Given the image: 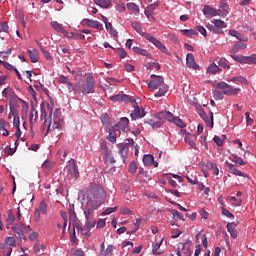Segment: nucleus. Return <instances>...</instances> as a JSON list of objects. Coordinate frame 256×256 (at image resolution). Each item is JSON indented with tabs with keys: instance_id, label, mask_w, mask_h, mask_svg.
I'll return each instance as SVG.
<instances>
[{
	"instance_id": "obj_1",
	"label": "nucleus",
	"mask_w": 256,
	"mask_h": 256,
	"mask_svg": "<svg viewBox=\"0 0 256 256\" xmlns=\"http://www.w3.org/2000/svg\"><path fill=\"white\" fill-rule=\"evenodd\" d=\"M40 119L44 121L40 130L44 133V137L49 135V131L52 129H61L63 127V115L61 109L56 108L53 110V104L49 102H42L40 104Z\"/></svg>"
},
{
	"instance_id": "obj_2",
	"label": "nucleus",
	"mask_w": 256,
	"mask_h": 256,
	"mask_svg": "<svg viewBox=\"0 0 256 256\" xmlns=\"http://www.w3.org/2000/svg\"><path fill=\"white\" fill-rule=\"evenodd\" d=\"M84 197L87 200L86 206L84 207L85 220H93L95 219V211L103 205L105 190L97 184H90L87 194Z\"/></svg>"
},
{
	"instance_id": "obj_3",
	"label": "nucleus",
	"mask_w": 256,
	"mask_h": 256,
	"mask_svg": "<svg viewBox=\"0 0 256 256\" xmlns=\"http://www.w3.org/2000/svg\"><path fill=\"white\" fill-rule=\"evenodd\" d=\"M151 81L148 82V88L150 91H158L154 94V97H164V95L169 91V86L165 84V79H163V76H157L155 74H152Z\"/></svg>"
},
{
	"instance_id": "obj_4",
	"label": "nucleus",
	"mask_w": 256,
	"mask_h": 256,
	"mask_svg": "<svg viewBox=\"0 0 256 256\" xmlns=\"http://www.w3.org/2000/svg\"><path fill=\"white\" fill-rule=\"evenodd\" d=\"M131 26L133 27V29L135 30L136 33H139V35H142V37L146 38L147 41H149L150 43H153L154 46L157 49H159V51H161L162 53H166V55L168 54L169 50L167 49L165 44L161 43V41H159L153 35H151L147 32H143L141 22H132Z\"/></svg>"
},
{
	"instance_id": "obj_5",
	"label": "nucleus",
	"mask_w": 256,
	"mask_h": 256,
	"mask_svg": "<svg viewBox=\"0 0 256 256\" xmlns=\"http://www.w3.org/2000/svg\"><path fill=\"white\" fill-rule=\"evenodd\" d=\"M95 83V78L93 75L89 74L86 76L85 80L76 83V91H79L82 95L95 93Z\"/></svg>"
},
{
	"instance_id": "obj_6",
	"label": "nucleus",
	"mask_w": 256,
	"mask_h": 256,
	"mask_svg": "<svg viewBox=\"0 0 256 256\" xmlns=\"http://www.w3.org/2000/svg\"><path fill=\"white\" fill-rule=\"evenodd\" d=\"M206 29L215 35H223V29H227V23L221 19H214L206 24Z\"/></svg>"
},
{
	"instance_id": "obj_7",
	"label": "nucleus",
	"mask_w": 256,
	"mask_h": 256,
	"mask_svg": "<svg viewBox=\"0 0 256 256\" xmlns=\"http://www.w3.org/2000/svg\"><path fill=\"white\" fill-rule=\"evenodd\" d=\"M216 89H220L223 95H239L241 93V88L232 87L224 81L216 83Z\"/></svg>"
},
{
	"instance_id": "obj_8",
	"label": "nucleus",
	"mask_w": 256,
	"mask_h": 256,
	"mask_svg": "<svg viewBox=\"0 0 256 256\" xmlns=\"http://www.w3.org/2000/svg\"><path fill=\"white\" fill-rule=\"evenodd\" d=\"M12 231L18 239H26L25 233H29V231H31V226H25L23 223H18L12 226Z\"/></svg>"
},
{
	"instance_id": "obj_9",
	"label": "nucleus",
	"mask_w": 256,
	"mask_h": 256,
	"mask_svg": "<svg viewBox=\"0 0 256 256\" xmlns=\"http://www.w3.org/2000/svg\"><path fill=\"white\" fill-rule=\"evenodd\" d=\"M112 130L114 131V133H118V135L121 133V131H124V133H126V131H129V118H120V121L113 126Z\"/></svg>"
},
{
	"instance_id": "obj_10",
	"label": "nucleus",
	"mask_w": 256,
	"mask_h": 256,
	"mask_svg": "<svg viewBox=\"0 0 256 256\" xmlns=\"http://www.w3.org/2000/svg\"><path fill=\"white\" fill-rule=\"evenodd\" d=\"M101 150L104 153L105 163H116L115 157H113V152L109 149V146H107V144H103L101 146Z\"/></svg>"
},
{
	"instance_id": "obj_11",
	"label": "nucleus",
	"mask_w": 256,
	"mask_h": 256,
	"mask_svg": "<svg viewBox=\"0 0 256 256\" xmlns=\"http://www.w3.org/2000/svg\"><path fill=\"white\" fill-rule=\"evenodd\" d=\"M66 170L68 175L76 178L79 177V169L77 168V162H75V159H71L69 161V164L66 166Z\"/></svg>"
},
{
	"instance_id": "obj_12",
	"label": "nucleus",
	"mask_w": 256,
	"mask_h": 256,
	"mask_svg": "<svg viewBox=\"0 0 256 256\" xmlns=\"http://www.w3.org/2000/svg\"><path fill=\"white\" fill-rule=\"evenodd\" d=\"M147 113L143 107L135 106L134 110L131 112L130 117L132 121H137V119H143Z\"/></svg>"
},
{
	"instance_id": "obj_13",
	"label": "nucleus",
	"mask_w": 256,
	"mask_h": 256,
	"mask_svg": "<svg viewBox=\"0 0 256 256\" xmlns=\"http://www.w3.org/2000/svg\"><path fill=\"white\" fill-rule=\"evenodd\" d=\"M82 23L84 25H87L88 27H92V29H97V31H103V24L97 20H91L89 18H84L82 20Z\"/></svg>"
},
{
	"instance_id": "obj_14",
	"label": "nucleus",
	"mask_w": 256,
	"mask_h": 256,
	"mask_svg": "<svg viewBox=\"0 0 256 256\" xmlns=\"http://www.w3.org/2000/svg\"><path fill=\"white\" fill-rule=\"evenodd\" d=\"M154 119H160V121H163V122L166 120V121H169L170 123H173L175 116L173 115V113L169 111H163L154 115Z\"/></svg>"
},
{
	"instance_id": "obj_15",
	"label": "nucleus",
	"mask_w": 256,
	"mask_h": 256,
	"mask_svg": "<svg viewBox=\"0 0 256 256\" xmlns=\"http://www.w3.org/2000/svg\"><path fill=\"white\" fill-rule=\"evenodd\" d=\"M143 163L145 167H159V162L155 161V157L152 154H145L143 156Z\"/></svg>"
},
{
	"instance_id": "obj_16",
	"label": "nucleus",
	"mask_w": 256,
	"mask_h": 256,
	"mask_svg": "<svg viewBox=\"0 0 256 256\" xmlns=\"http://www.w3.org/2000/svg\"><path fill=\"white\" fill-rule=\"evenodd\" d=\"M203 14L205 15V17L207 18H211V17H219V11L209 5H205L203 8Z\"/></svg>"
},
{
	"instance_id": "obj_17",
	"label": "nucleus",
	"mask_w": 256,
	"mask_h": 256,
	"mask_svg": "<svg viewBox=\"0 0 256 256\" xmlns=\"http://www.w3.org/2000/svg\"><path fill=\"white\" fill-rule=\"evenodd\" d=\"M50 26L52 27V29L57 31V33H63L64 37H67V35H69V32L65 30V28L63 27V24L57 21H51Z\"/></svg>"
},
{
	"instance_id": "obj_18",
	"label": "nucleus",
	"mask_w": 256,
	"mask_h": 256,
	"mask_svg": "<svg viewBox=\"0 0 256 256\" xmlns=\"http://www.w3.org/2000/svg\"><path fill=\"white\" fill-rule=\"evenodd\" d=\"M217 11H218V17L225 19V17H227V15H229V4H227L225 2H221L220 7Z\"/></svg>"
},
{
	"instance_id": "obj_19",
	"label": "nucleus",
	"mask_w": 256,
	"mask_h": 256,
	"mask_svg": "<svg viewBox=\"0 0 256 256\" xmlns=\"http://www.w3.org/2000/svg\"><path fill=\"white\" fill-rule=\"evenodd\" d=\"M129 147H131V144H120L119 146V153L122 157L123 163H125V159L129 157Z\"/></svg>"
},
{
	"instance_id": "obj_20",
	"label": "nucleus",
	"mask_w": 256,
	"mask_h": 256,
	"mask_svg": "<svg viewBox=\"0 0 256 256\" xmlns=\"http://www.w3.org/2000/svg\"><path fill=\"white\" fill-rule=\"evenodd\" d=\"M186 65L190 69H194V70L199 69V65H197V63H195V56L193 55V53H188L187 54V56H186Z\"/></svg>"
},
{
	"instance_id": "obj_21",
	"label": "nucleus",
	"mask_w": 256,
	"mask_h": 256,
	"mask_svg": "<svg viewBox=\"0 0 256 256\" xmlns=\"http://www.w3.org/2000/svg\"><path fill=\"white\" fill-rule=\"evenodd\" d=\"M38 119H39V112L37 111V109H35V106H32L29 114L30 127H33V125L37 123Z\"/></svg>"
},
{
	"instance_id": "obj_22",
	"label": "nucleus",
	"mask_w": 256,
	"mask_h": 256,
	"mask_svg": "<svg viewBox=\"0 0 256 256\" xmlns=\"http://www.w3.org/2000/svg\"><path fill=\"white\" fill-rule=\"evenodd\" d=\"M229 35H231V37L237 38L238 41H242L243 43H247V41H249V37L245 36V34H242L237 30H229Z\"/></svg>"
},
{
	"instance_id": "obj_23",
	"label": "nucleus",
	"mask_w": 256,
	"mask_h": 256,
	"mask_svg": "<svg viewBox=\"0 0 256 256\" xmlns=\"http://www.w3.org/2000/svg\"><path fill=\"white\" fill-rule=\"evenodd\" d=\"M19 101L21 103V115H22V120L27 119V113H29V103L27 101L19 98Z\"/></svg>"
},
{
	"instance_id": "obj_24",
	"label": "nucleus",
	"mask_w": 256,
	"mask_h": 256,
	"mask_svg": "<svg viewBox=\"0 0 256 256\" xmlns=\"http://www.w3.org/2000/svg\"><path fill=\"white\" fill-rule=\"evenodd\" d=\"M111 101H120L121 103H129V95L117 94L110 97Z\"/></svg>"
},
{
	"instance_id": "obj_25",
	"label": "nucleus",
	"mask_w": 256,
	"mask_h": 256,
	"mask_svg": "<svg viewBox=\"0 0 256 256\" xmlns=\"http://www.w3.org/2000/svg\"><path fill=\"white\" fill-rule=\"evenodd\" d=\"M68 215H69L70 223H75V221H77V213H75L74 204H69Z\"/></svg>"
},
{
	"instance_id": "obj_26",
	"label": "nucleus",
	"mask_w": 256,
	"mask_h": 256,
	"mask_svg": "<svg viewBox=\"0 0 256 256\" xmlns=\"http://www.w3.org/2000/svg\"><path fill=\"white\" fill-rule=\"evenodd\" d=\"M206 73H210L211 75H215L217 73H221V68L215 63H212L208 66Z\"/></svg>"
},
{
	"instance_id": "obj_27",
	"label": "nucleus",
	"mask_w": 256,
	"mask_h": 256,
	"mask_svg": "<svg viewBox=\"0 0 256 256\" xmlns=\"http://www.w3.org/2000/svg\"><path fill=\"white\" fill-rule=\"evenodd\" d=\"M148 125H150V127H152V129H159V127H161V125H163V121L161 119H149L147 121Z\"/></svg>"
},
{
	"instance_id": "obj_28",
	"label": "nucleus",
	"mask_w": 256,
	"mask_h": 256,
	"mask_svg": "<svg viewBox=\"0 0 256 256\" xmlns=\"http://www.w3.org/2000/svg\"><path fill=\"white\" fill-rule=\"evenodd\" d=\"M247 49V44L245 43H236L233 45L232 49L230 50V53H239V51Z\"/></svg>"
},
{
	"instance_id": "obj_29",
	"label": "nucleus",
	"mask_w": 256,
	"mask_h": 256,
	"mask_svg": "<svg viewBox=\"0 0 256 256\" xmlns=\"http://www.w3.org/2000/svg\"><path fill=\"white\" fill-rule=\"evenodd\" d=\"M28 53L32 63L39 62V51L37 49L28 50Z\"/></svg>"
},
{
	"instance_id": "obj_30",
	"label": "nucleus",
	"mask_w": 256,
	"mask_h": 256,
	"mask_svg": "<svg viewBox=\"0 0 256 256\" xmlns=\"http://www.w3.org/2000/svg\"><path fill=\"white\" fill-rule=\"evenodd\" d=\"M105 28H106V31H108V33H110V35H112V37H119V32H117V30H115V28L113 27V24L111 22L106 23Z\"/></svg>"
},
{
	"instance_id": "obj_31",
	"label": "nucleus",
	"mask_w": 256,
	"mask_h": 256,
	"mask_svg": "<svg viewBox=\"0 0 256 256\" xmlns=\"http://www.w3.org/2000/svg\"><path fill=\"white\" fill-rule=\"evenodd\" d=\"M105 131L106 133H109V135L107 136L108 141H110V143H117V133L119 132H114L113 135V133H111V128L109 127H106Z\"/></svg>"
},
{
	"instance_id": "obj_32",
	"label": "nucleus",
	"mask_w": 256,
	"mask_h": 256,
	"mask_svg": "<svg viewBox=\"0 0 256 256\" xmlns=\"http://www.w3.org/2000/svg\"><path fill=\"white\" fill-rule=\"evenodd\" d=\"M95 5L102 7V9H108L111 6V0H94Z\"/></svg>"
},
{
	"instance_id": "obj_33",
	"label": "nucleus",
	"mask_w": 256,
	"mask_h": 256,
	"mask_svg": "<svg viewBox=\"0 0 256 256\" xmlns=\"http://www.w3.org/2000/svg\"><path fill=\"white\" fill-rule=\"evenodd\" d=\"M181 33H183V35H185L186 37H197V35H199V33H197V30L195 29H183L181 30Z\"/></svg>"
},
{
	"instance_id": "obj_34",
	"label": "nucleus",
	"mask_w": 256,
	"mask_h": 256,
	"mask_svg": "<svg viewBox=\"0 0 256 256\" xmlns=\"http://www.w3.org/2000/svg\"><path fill=\"white\" fill-rule=\"evenodd\" d=\"M157 9V4H150L149 6H147V8L144 11V14L146 15V17H151V15H153V12Z\"/></svg>"
},
{
	"instance_id": "obj_35",
	"label": "nucleus",
	"mask_w": 256,
	"mask_h": 256,
	"mask_svg": "<svg viewBox=\"0 0 256 256\" xmlns=\"http://www.w3.org/2000/svg\"><path fill=\"white\" fill-rule=\"evenodd\" d=\"M230 160L232 161V163H235V165H240V166L247 165V163L245 161H243V158H241L237 155H232Z\"/></svg>"
},
{
	"instance_id": "obj_36",
	"label": "nucleus",
	"mask_w": 256,
	"mask_h": 256,
	"mask_svg": "<svg viewBox=\"0 0 256 256\" xmlns=\"http://www.w3.org/2000/svg\"><path fill=\"white\" fill-rule=\"evenodd\" d=\"M6 223H7L6 224L7 229H9V227H11V225H13L15 223V214H13V212L11 210L8 213Z\"/></svg>"
},
{
	"instance_id": "obj_37",
	"label": "nucleus",
	"mask_w": 256,
	"mask_h": 256,
	"mask_svg": "<svg viewBox=\"0 0 256 256\" xmlns=\"http://www.w3.org/2000/svg\"><path fill=\"white\" fill-rule=\"evenodd\" d=\"M161 245H163V239L152 246L153 255H161L163 253L159 251V249H161Z\"/></svg>"
},
{
	"instance_id": "obj_38",
	"label": "nucleus",
	"mask_w": 256,
	"mask_h": 256,
	"mask_svg": "<svg viewBox=\"0 0 256 256\" xmlns=\"http://www.w3.org/2000/svg\"><path fill=\"white\" fill-rule=\"evenodd\" d=\"M113 251H115V246H113V244H109L107 248L101 252V256H113Z\"/></svg>"
},
{
	"instance_id": "obj_39",
	"label": "nucleus",
	"mask_w": 256,
	"mask_h": 256,
	"mask_svg": "<svg viewBox=\"0 0 256 256\" xmlns=\"http://www.w3.org/2000/svg\"><path fill=\"white\" fill-rule=\"evenodd\" d=\"M244 63L246 65H255V63H256V54H252L250 56H244Z\"/></svg>"
},
{
	"instance_id": "obj_40",
	"label": "nucleus",
	"mask_w": 256,
	"mask_h": 256,
	"mask_svg": "<svg viewBox=\"0 0 256 256\" xmlns=\"http://www.w3.org/2000/svg\"><path fill=\"white\" fill-rule=\"evenodd\" d=\"M127 8L129 9V11H131V13H135V15H139V6L133 2L127 3Z\"/></svg>"
},
{
	"instance_id": "obj_41",
	"label": "nucleus",
	"mask_w": 256,
	"mask_h": 256,
	"mask_svg": "<svg viewBox=\"0 0 256 256\" xmlns=\"http://www.w3.org/2000/svg\"><path fill=\"white\" fill-rule=\"evenodd\" d=\"M97 223V220L96 219H93V220H86L85 221V228H84V231H91L93 229V227H95Z\"/></svg>"
},
{
	"instance_id": "obj_42",
	"label": "nucleus",
	"mask_w": 256,
	"mask_h": 256,
	"mask_svg": "<svg viewBox=\"0 0 256 256\" xmlns=\"http://www.w3.org/2000/svg\"><path fill=\"white\" fill-rule=\"evenodd\" d=\"M218 65L223 69H231V64L229 63V60H227L226 58H220L218 61Z\"/></svg>"
},
{
	"instance_id": "obj_43",
	"label": "nucleus",
	"mask_w": 256,
	"mask_h": 256,
	"mask_svg": "<svg viewBox=\"0 0 256 256\" xmlns=\"http://www.w3.org/2000/svg\"><path fill=\"white\" fill-rule=\"evenodd\" d=\"M13 126L15 127V129H19V127H21V120L19 118V114H17V112H13Z\"/></svg>"
},
{
	"instance_id": "obj_44",
	"label": "nucleus",
	"mask_w": 256,
	"mask_h": 256,
	"mask_svg": "<svg viewBox=\"0 0 256 256\" xmlns=\"http://www.w3.org/2000/svg\"><path fill=\"white\" fill-rule=\"evenodd\" d=\"M134 53H136V55H143V57H147L149 55V52H147V50L134 46L133 48Z\"/></svg>"
},
{
	"instance_id": "obj_45",
	"label": "nucleus",
	"mask_w": 256,
	"mask_h": 256,
	"mask_svg": "<svg viewBox=\"0 0 256 256\" xmlns=\"http://www.w3.org/2000/svg\"><path fill=\"white\" fill-rule=\"evenodd\" d=\"M206 124V127H209L210 129H213V113L210 111V116H206L203 120Z\"/></svg>"
},
{
	"instance_id": "obj_46",
	"label": "nucleus",
	"mask_w": 256,
	"mask_h": 256,
	"mask_svg": "<svg viewBox=\"0 0 256 256\" xmlns=\"http://www.w3.org/2000/svg\"><path fill=\"white\" fill-rule=\"evenodd\" d=\"M66 37H68V39H79V40L85 39V35L77 32H71L70 35L68 33Z\"/></svg>"
},
{
	"instance_id": "obj_47",
	"label": "nucleus",
	"mask_w": 256,
	"mask_h": 256,
	"mask_svg": "<svg viewBox=\"0 0 256 256\" xmlns=\"http://www.w3.org/2000/svg\"><path fill=\"white\" fill-rule=\"evenodd\" d=\"M171 214L173 216V219H176L179 221H185V217L183 216V214H181V212L177 210H171Z\"/></svg>"
},
{
	"instance_id": "obj_48",
	"label": "nucleus",
	"mask_w": 256,
	"mask_h": 256,
	"mask_svg": "<svg viewBox=\"0 0 256 256\" xmlns=\"http://www.w3.org/2000/svg\"><path fill=\"white\" fill-rule=\"evenodd\" d=\"M172 123H174V125H176L177 127H180V129H184V127H186L185 122H183V120H181V118L179 117H174Z\"/></svg>"
},
{
	"instance_id": "obj_49",
	"label": "nucleus",
	"mask_w": 256,
	"mask_h": 256,
	"mask_svg": "<svg viewBox=\"0 0 256 256\" xmlns=\"http://www.w3.org/2000/svg\"><path fill=\"white\" fill-rule=\"evenodd\" d=\"M232 82L238 81L239 83H242V85H247L249 81H247V78L243 76H235L231 79Z\"/></svg>"
},
{
	"instance_id": "obj_50",
	"label": "nucleus",
	"mask_w": 256,
	"mask_h": 256,
	"mask_svg": "<svg viewBox=\"0 0 256 256\" xmlns=\"http://www.w3.org/2000/svg\"><path fill=\"white\" fill-rule=\"evenodd\" d=\"M185 143L190 145L191 149H195L196 151L199 149L197 147V144H195V141H193V139L191 137H189V136L185 137Z\"/></svg>"
},
{
	"instance_id": "obj_51",
	"label": "nucleus",
	"mask_w": 256,
	"mask_h": 256,
	"mask_svg": "<svg viewBox=\"0 0 256 256\" xmlns=\"http://www.w3.org/2000/svg\"><path fill=\"white\" fill-rule=\"evenodd\" d=\"M47 202L45 200H42L39 205V211L42 213V215H47Z\"/></svg>"
},
{
	"instance_id": "obj_52",
	"label": "nucleus",
	"mask_w": 256,
	"mask_h": 256,
	"mask_svg": "<svg viewBox=\"0 0 256 256\" xmlns=\"http://www.w3.org/2000/svg\"><path fill=\"white\" fill-rule=\"evenodd\" d=\"M16 151H17V147H15V148L6 147L4 149V157H9L10 155H15Z\"/></svg>"
},
{
	"instance_id": "obj_53",
	"label": "nucleus",
	"mask_w": 256,
	"mask_h": 256,
	"mask_svg": "<svg viewBox=\"0 0 256 256\" xmlns=\"http://www.w3.org/2000/svg\"><path fill=\"white\" fill-rule=\"evenodd\" d=\"M9 105H10L11 113H17V111L15 110V107H17V99L16 98H11Z\"/></svg>"
},
{
	"instance_id": "obj_54",
	"label": "nucleus",
	"mask_w": 256,
	"mask_h": 256,
	"mask_svg": "<svg viewBox=\"0 0 256 256\" xmlns=\"http://www.w3.org/2000/svg\"><path fill=\"white\" fill-rule=\"evenodd\" d=\"M70 223H72L73 231H75V229H76V231L78 233H83V227L81 226V224L77 223V220H75L74 222H70Z\"/></svg>"
},
{
	"instance_id": "obj_55",
	"label": "nucleus",
	"mask_w": 256,
	"mask_h": 256,
	"mask_svg": "<svg viewBox=\"0 0 256 256\" xmlns=\"http://www.w3.org/2000/svg\"><path fill=\"white\" fill-rule=\"evenodd\" d=\"M0 33H9V25L7 22H0Z\"/></svg>"
},
{
	"instance_id": "obj_56",
	"label": "nucleus",
	"mask_w": 256,
	"mask_h": 256,
	"mask_svg": "<svg viewBox=\"0 0 256 256\" xmlns=\"http://www.w3.org/2000/svg\"><path fill=\"white\" fill-rule=\"evenodd\" d=\"M118 207H108L105 209V211L102 212V215H111V213H115L117 211Z\"/></svg>"
},
{
	"instance_id": "obj_57",
	"label": "nucleus",
	"mask_w": 256,
	"mask_h": 256,
	"mask_svg": "<svg viewBox=\"0 0 256 256\" xmlns=\"http://www.w3.org/2000/svg\"><path fill=\"white\" fill-rule=\"evenodd\" d=\"M129 173H132V175H135L137 173V162L132 161L129 165Z\"/></svg>"
},
{
	"instance_id": "obj_58",
	"label": "nucleus",
	"mask_w": 256,
	"mask_h": 256,
	"mask_svg": "<svg viewBox=\"0 0 256 256\" xmlns=\"http://www.w3.org/2000/svg\"><path fill=\"white\" fill-rule=\"evenodd\" d=\"M222 215H224V217H228L229 219H235V215L229 212V210H227L225 207L222 208Z\"/></svg>"
},
{
	"instance_id": "obj_59",
	"label": "nucleus",
	"mask_w": 256,
	"mask_h": 256,
	"mask_svg": "<svg viewBox=\"0 0 256 256\" xmlns=\"http://www.w3.org/2000/svg\"><path fill=\"white\" fill-rule=\"evenodd\" d=\"M213 97H214V99H216V100H218V101H222V99H223V92L221 93V91H219V90H214L213 91Z\"/></svg>"
},
{
	"instance_id": "obj_60",
	"label": "nucleus",
	"mask_w": 256,
	"mask_h": 256,
	"mask_svg": "<svg viewBox=\"0 0 256 256\" xmlns=\"http://www.w3.org/2000/svg\"><path fill=\"white\" fill-rule=\"evenodd\" d=\"M126 9H127V6H125V3L116 4V10H118L119 13H125Z\"/></svg>"
},
{
	"instance_id": "obj_61",
	"label": "nucleus",
	"mask_w": 256,
	"mask_h": 256,
	"mask_svg": "<svg viewBox=\"0 0 256 256\" xmlns=\"http://www.w3.org/2000/svg\"><path fill=\"white\" fill-rule=\"evenodd\" d=\"M196 31H198V33H200V35H203V37H207V29H205V27L199 25L196 26Z\"/></svg>"
},
{
	"instance_id": "obj_62",
	"label": "nucleus",
	"mask_w": 256,
	"mask_h": 256,
	"mask_svg": "<svg viewBox=\"0 0 256 256\" xmlns=\"http://www.w3.org/2000/svg\"><path fill=\"white\" fill-rule=\"evenodd\" d=\"M234 61L237 63H244L245 56H239V55H230Z\"/></svg>"
},
{
	"instance_id": "obj_63",
	"label": "nucleus",
	"mask_w": 256,
	"mask_h": 256,
	"mask_svg": "<svg viewBox=\"0 0 256 256\" xmlns=\"http://www.w3.org/2000/svg\"><path fill=\"white\" fill-rule=\"evenodd\" d=\"M210 169L214 175H219V167H217V164L210 163Z\"/></svg>"
},
{
	"instance_id": "obj_64",
	"label": "nucleus",
	"mask_w": 256,
	"mask_h": 256,
	"mask_svg": "<svg viewBox=\"0 0 256 256\" xmlns=\"http://www.w3.org/2000/svg\"><path fill=\"white\" fill-rule=\"evenodd\" d=\"M199 214L202 219H209V212H207L204 208L200 209Z\"/></svg>"
}]
</instances>
